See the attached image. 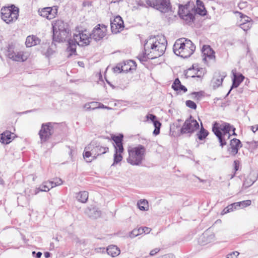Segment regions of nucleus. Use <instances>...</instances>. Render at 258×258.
Wrapping results in <instances>:
<instances>
[{"label": "nucleus", "instance_id": "obj_1", "mask_svg": "<svg viewBox=\"0 0 258 258\" xmlns=\"http://www.w3.org/2000/svg\"><path fill=\"white\" fill-rule=\"evenodd\" d=\"M167 41L163 36L151 37L144 44V49L150 52V57L156 58L162 56L166 48Z\"/></svg>", "mask_w": 258, "mask_h": 258}, {"label": "nucleus", "instance_id": "obj_2", "mask_svg": "<svg viewBox=\"0 0 258 258\" xmlns=\"http://www.w3.org/2000/svg\"><path fill=\"white\" fill-rule=\"evenodd\" d=\"M90 34L86 30L76 31L74 34V38L68 41L67 51L69 53L68 56L70 57L73 54L76 55V45L83 46L87 45L90 43L91 39Z\"/></svg>", "mask_w": 258, "mask_h": 258}, {"label": "nucleus", "instance_id": "obj_3", "mask_svg": "<svg viewBox=\"0 0 258 258\" xmlns=\"http://www.w3.org/2000/svg\"><path fill=\"white\" fill-rule=\"evenodd\" d=\"M196 46L190 40L185 38L177 39L173 47L174 53L183 58L189 57L195 51Z\"/></svg>", "mask_w": 258, "mask_h": 258}, {"label": "nucleus", "instance_id": "obj_4", "mask_svg": "<svg viewBox=\"0 0 258 258\" xmlns=\"http://www.w3.org/2000/svg\"><path fill=\"white\" fill-rule=\"evenodd\" d=\"M128 157L127 161L132 165H140L144 159L146 149L141 145L135 147H131L128 149Z\"/></svg>", "mask_w": 258, "mask_h": 258}, {"label": "nucleus", "instance_id": "obj_5", "mask_svg": "<svg viewBox=\"0 0 258 258\" xmlns=\"http://www.w3.org/2000/svg\"><path fill=\"white\" fill-rule=\"evenodd\" d=\"M108 151L107 147H104L97 145V143L92 142L85 148L83 157L86 159V161L90 162L92 159H88L92 157L93 159L96 158L97 156L106 153Z\"/></svg>", "mask_w": 258, "mask_h": 258}, {"label": "nucleus", "instance_id": "obj_6", "mask_svg": "<svg viewBox=\"0 0 258 258\" xmlns=\"http://www.w3.org/2000/svg\"><path fill=\"white\" fill-rule=\"evenodd\" d=\"M5 55L13 61L18 62H24L29 56V53L28 52L19 50L13 44H9L7 47Z\"/></svg>", "mask_w": 258, "mask_h": 258}, {"label": "nucleus", "instance_id": "obj_7", "mask_svg": "<svg viewBox=\"0 0 258 258\" xmlns=\"http://www.w3.org/2000/svg\"><path fill=\"white\" fill-rule=\"evenodd\" d=\"M111 138L114 142L113 146L115 149L113 158L114 162L112 164V165H114L120 162L122 159V153L124 151L122 145L123 136L122 134H119L118 136H113Z\"/></svg>", "mask_w": 258, "mask_h": 258}, {"label": "nucleus", "instance_id": "obj_8", "mask_svg": "<svg viewBox=\"0 0 258 258\" xmlns=\"http://www.w3.org/2000/svg\"><path fill=\"white\" fill-rule=\"evenodd\" d=\"M19 16V9L12 5L10 7H4L1 10V17L6 23H11L17 20Z\"/></svg>", "mask_w": 258, "mask_h": 258}, {"label": "nucleus", "instance_id": "obj_9", "mask_svg": "<svg viewBox=\"0 0 258 258\" xmlns=\"http://www.w3.org/2000/svg\"><path fill=\"white\" fill-rule=\"evenodd\" d=\"M178 14L180 18L186 23H189L193 22L195 19V11L194 8L190 7L189 5H180L179 7Z\"/></svg>", "mask_w": 258, "mask_h": 258}, {"label": "nucleus", "instance_id": "obj_10", "mask_svg": "<svg viewBox=\"0 0 258 258\" xmlns=\"http://www.w3.org/2000/svg\"><path fill=\"white\" fill-rule=\"evenodd\" d=\"M199 124L191 116L186 119L180 128L181 134L190 136L199 128Z\"/></svg>", "mask_w": 258, "mask_h": 258}, {"label": "nucleus", "instance_id": "obj_11", "mask_svg": "<svg viewBox=\"0 0 258 258\" xmlns=\"http://www.w3.org/2000/svg\"><path fill=\"white\" fill-rule=\"evenodd\" d=\"M147 6L153 7L162 13H166L170 9L169 0H147Z\"/></svg>", "mask_w": 258, "mask_h": 258}, {"label": "nucleus", "instance_id": "obj_12", "mask_svg": "<svg viewBox=\"0 0 258 258\" xmlns=\"http://www.w3.org/2000/svg\"><path fill=\"white\" fill-rule=\"evenodd\" d=\"M54 123L47 122L41 125V130L39 132V135L42 142L48 140L53 133V126Z\"/></svg>", "mask_w": 258, "mask_h": 258}, {"label": "nucleus", "instance_id": "obj_13", "mask_svg": "<svg viewBox=\"0 0 258 258\" xmlns=\"http://www.w3.org/2000/svg\"><path fill=\"white\" fill-rule=\"evenodd\" d=\"M106 32L107 29L105 25L98 24L93 29L90 36L91 38L94 39L95 41H99L106 35Z\"/></svg>", "mask_w": 258, "mask_h": 258}, {"label": "nucleus", "instance_id": "obj_14", "mask_svg": "<svg viewBox=\"0 0 258 258\" xmlns=\"http://www.w3.org/2000/svg\"><path fill=\"white\" fill-rule=\"evenodd\" d=\"M206 69L201 68L198 64H194L192 68H189L185 73L186 77L194 78L195 77L200 78L206 73Z\"/></svg>", "mask_w": 258, "mask_h": 258}, {"label": "nucleus", "instance_id": "obj_15", "mask_svg": "<svg viewBox=\"0 0 258 258\" xmlns=\"http://www.w3.org/2000/svg\"><path fill=\"white\" fill-rule=\"evenodd\" d=\"M215 240V234L211 230L208 229L199 237L198 242L201 245H205Z\"/></svg>", "mask_w": 258, "mask_h": 258}, {"label": "nucleus", "instance_id": "obj_16", "mask_svg": "<svg viewBox=\"0 0 258 258\" xmlns=\"http://www.w3.org/2000/svg\"><path fill=\"white\" fill-rule=\"evenodd\" d=\"M111 30L112 33L116 34L124 28V23L122 18L119 16H116L113 20L110 21Z\"/></svg>", "mask_w": 258, "mask_h": 258}, {"label": "nucleus", "instance_id": "obj_17", "mask_svg": "<svg viewBox=\"0 0 258 258\" xmlns=\"http://www.w3.org/2000/svg\"><path fill=\"white\" fill-rule=\"evenodd\" d=\"M39 15L48 20H51L55 17L57 13V7H46L38 11Z\"/></svg>", "mask_w": 258, "mask_h": 258}, {"label": "nucleus", "instance_id": "obj_18", "mask_svg": "<svg viewBox=\"0 0 258 258\" xmlns=\"http://www.w3.org/2000/svg\"><path fill=\"white\" fill-rule=\"evenodd\" d=\"M203 61L208 63L210 60H214L215 56L214 50L209 45H204L202 48Z\"/></svg>", "mask_w": 258, "mask_h": 258}, {"label": "nucleus", "instance_id": "obj_19", "mask_svg": "<svg viewBox=\"0 0 258 258\" xmlns=\"http://www.w3.org/2000/svg\"><path fill=\"white\" fill-rule=\"evenodd\" d=\"M215 128H217L219 132H221L222 133L224 132H230L232 129L233 132V134L236 135L235 133V128H233L232 126L228 123L222 122V123H215L213 126V132L214 133Z\"/></svg>", "mask_w": 258, "mask_h": 258}, {"label": "nucleus", "instance_id": "obj_20", "mask_svg": "<svg viewBox=\"0 0 258 258\" xmlns=\"http://www.w3.org/2000/svg\"><path fill=\"white\" fill-rule=\"evenodd\" d=\"M242 144L238 139L234 138L230 141V148L228 150L232 156H235L237 154L239 149L242 147Z\"/></svg>", "mask_w": 258, "mask_h": 258}, {"label": "nucleus", "instance_id": "obj_21", "mask_svg": "<svg viewBox=\"0 0 258 258\" xmlns=\"http://www.w3.org/2000/svg\"><path fill=\"white\" fill-rule=\"evenodd\" d=\"M214 134L218 138L220 146L222 147L226 144V140H228L231 136L230 132L222 133L221 132H219L216 128L214 129Z\"/></svg>", "mask_w": 258, "mask_h": 258}, {"label": "nucleus", "instance_id": "obj_22", "mask_svg": "<svg viewBox=\"0 0 258 258\" xmlns=\"http://www.w3.org/2000/svg\"><path fill=\"white\" fill-rule=\"evenodd\" d=\"M14 134L6 131L0 135V142L4 144H8L14 138Z\"/></svg>", "mask_w": 258, "mask_h": 258}, {"label": "nucleus", "instance_id": "obj_23", "mask_svg": "<svg viewBox=\"0 0 258 258\" xmlns=\"http://www.w3.org/2000/svg\"><path fill=\"white\" fill-rule=\"evenodd\" d=\"M225 76L226 75L224 73L222 75L219 73L215 74L211 82L212 85L214 89L219 87L222 85Z\"/></svg>", "mask_w": 258, "mask_h": 258}, {"label": "nucleus", "instance_id": "obj_24", "mask_svg": "<svg viewBox=\"0 0 258 258\" xmlns=\"http://www.w3.org/2000/svg\"><path fill=\"white\" fill-rule=\"evenodd\" d=\"M136 68V62L132 60L125 61L123 64L121 66V70L123 72H127L132 70H135Z\"/></svg>", "mask_w": 258, "mask_h": 258}, {"label": "nucleus", "instance_id": "obj_25", "mask_svg": "<svg viewBox=\"0 0 258 258\" xmlns=\"http://www.w3.org/2000/svg\"><path fill=\"white\" fill-rule=\"evenodd\" d=\"M85 213L90 217L96 219L100 216L101 212L96 207H89L85 210Z\"/></svg>", "mask_w": 258, "mask_h": 258}, {"label": "nucleus", "instance_id": "obj_26", "mask_svg": "<svg viewBox=\"0 0 258 258\" xmlns=\"http://www.w3.org/2000/svg\"><path fill=\"white\" fill-rule=\"evenodd\" d=\"M233 79L232 80V85L227 93V95L230 93L231 90L234 88H237L239 84L243 81L244 77L242 74L237 75L236 74L233 75Z\"/></svg>", "mask_w": 258, "mask_h": 258}, {"label": "nucleus", "instance_id": "obj_27", "mask_svg": "<svg viewBox=\"0 0 258 258\" xmlns=\"http://www.w3.org/2000/svg\"><path fill=\"white\" fill-rule=\"evenodd\" d=\"M40 39L35 35H30L26 38L25 44L27 47L36 45L40 43Z\"/></svg>", "mask_w": 258, "mask_h": 258}, {"label": "nucleus", "instance_id": "obj_28", "mask_svg": "<svg viewBox=\"0 0 258 258\" xmlns=\"http://www.w3.org/2000/svg\"><path fill=\"white\" fill-rule=\"evenodd\" d=\"M172 88L174 90L178 91L179 93L181 92L185 93L187 91V88L181 84L180 81L178 78L174 80L172 85Z\"/></svg>", "mask_w": 258, "mask_h": 258}, {"label": "nucleus", "instance_id": "obj_29", "mask_svg": "<svg viewBox=\"0 0 258 258\" xmlns=\"http://www.w3.org/2000/svg\"><path fill=\"white\" fill-rule=\"evenodd\" d=\"M106 251L108 255L115 257L119 254L120 249L115 245H111L108 246Z\"/></svg>", "mask_w": 258, "mask_h": 258}, {"label": "nucleus", "instance_id": "obj_30", "mask_svg": "<svg viewBox=\"0 0 258 258\" xmlns=\"http://www.w3.org/2000/svg\"><path fill=\"white\" fill-rule=\"evenodd\" d=\"M68 30L69 29L68 28L67 25L61 20L56 21L53 26V31H61Z\"/></svg>", "mask_w": 258, "mask_h": 258}, {"label": "nucleus", "instance_id": "obj_31", "mask_svg": "<svg viewBox=\"0 0 258 258\" xmlns=\"http://www.w3.org/2000/svg\"><path fill=\"white\" fill-rule=\"evenodd\" d=\"M77 200L82 203H86L88 199V192L86 191H80L77 194Z\"/></svg>", "mask_w": 258, "mask_h": 258}, {"label": "nucleus", "instance_id": "obj_32", "mask_svg": "<svg viewBox=\"0 0 258 258\" xmlns=\"http://www.w3.org/2000/svg\"><path fill=\"white\" fill-rule=\"evenodd\" d=\"M57 35H60V38H57L58 40L66 41V39L69 36L70 30L55 31V35L57 36Z\"/></svg>", "mask_w": 258, "mask_h": 258}, {"label": "nucleus", "instance_id": "obj_33", "mask_svg": "<svg viewBox=\"0 0 258 258\" xmlns=\"http://www.w3.org/2000/svg\"><path fill=\"white\" fill-rule=\"evenodd\" d=\"M150 52H147V51H146L145 50V52L142 54H140L137 56V58L138 59L142 62H146L149 59H152L151 57H150L149 56L150 55Z\"/></svg>", "mask_w": 258, "mask_h": 258}, {"label": "nucleus", "instance_id": "obj_34", "mask_svg": "<svg viewBox=\"0 0 258 258\" xmlns=\"http://www.w3.org/2000/svg\"><path fill=\"white\" fill-rule=\"evenodd\" d=\"M208 132L202 126L200 131L197 133L198 138L200 140H203L208 135Z\"/></svg>", "mask_w": 258, "mask_h": 258}, {"label": "nucleus", "instance_id": "obj_35", "mask_svg": "<svg viewBox=\"0 0 258 258\" xmlns=\"http://www.w3.org/2000/svg\"><path fill=\"white\" fill-rule=\"evenodd\" d=\"M137 205L141 210L147 211L148 209V202L146 200L140 201L138 202Z\"/></svg>", "mask_w": 258, "mask_h": 258}, {"label": "nucleus", "instance_id": "obj_36", "mask_svg": "<svg viewBox=\"0 0 258 258\" xmlns=\"http://www.w3.org/2000/svg\"><path fill=\"white\" fill-rule=\"evenodd\" d=\"M254 182V180H252L250 178L247 177L243 182V187L246 188L252 185Z\"/></svg>", "mask_w": 258, "mask_h": 258}, {"label": "nucleus", "instance_id": "obj_37", "mask_svg": "<svg viewBox=\"0 0 258 258\" xmlns=\"http://www.w3.org/2000/svg\"><path fill=\"white\" fill-rule=\"evenodd\" d=\"M195 11V13L196 12L197 14L201 16H205L207 14V11L205 7H197Z\"/></svg>", "mask_w": 258, "mask_h": 258}, {"label": "nucleus", "instance_id": "obj_38", "mask_svg": "<svg viewBox=\"0 0 258 258\" xmlns=\"http://www.w3.org/2000/svg\"><path fill=\"white\" fill-rule=\"evenodd\" d=\"M48 182H44L39 187V190L41 191H48L50 190V187L48 186Z\"/></svg>", "mask_w": 258, "mask_h": 258}, {"label": "nucleus", "instance_id": "obj_39", "mask_svg": "<svg viewBox=\"0 0 258 258\" xmlns=\"http://www.w3.org/2000/svg\"><path fill=\"white\" fill-rule=\"evenodd\" d=\"M239 204V208H244L251 205L250 200H245L242 202H238Z\"/></svg>", "mask_w": 258, "mask_h": 258}, {"label": "nucleus", "instance_id": "obj_40", "mask_svg": "<svg viewBox=\"0 0 258 258\" xmlns=\"http://www.w3.org/2000/svg\"><path fill=\"white\" fill-rule=\"evenodd\" d=\"M186 105L190 108L196 109L197 108L196 104L191 100H187L186 101Z\"/></svg>", "mask_w": 258, "mask_h": 258}, {"label": "nucleus", "instance_id": "obj_41", "mask_svg": "<svg viewBox=\"0 0 258 258\" xmlns=\"http://www.w3.org/2000/svg\"><path fill=\"white\" fill-rule=\"evenodd\" d=\"M139 230L137 229H135L133 231H131V232L130 234V237L131 238H134L135 237L138 235H139Z\"/></svg>", "mask_w": 258, "mask_h": 258}, {"label": "nucleus", "instance_id": "obj_42", "mask_svg": "<svg viewBox=\"0 0 258 258\" xmlns=\"http://www.w3.org/2000/svg\"><path fill=\"white\" fill-rule=\"evenodd\" d=\"M229 206H232V207H231V208H230L231 212H232L235 210H237V209L240 208H239V204L238 202L233 203L232 204L229 205Z\"/></svg>", "mask_w": 258, "mask_h": 258}, {"label": "nucleus", "instance_id": "obj_43", "mask_svg": "<svg viewBox=\"0 0 258 258\" xmlns=\"http://www.w3.org/2000/svg\"><path fill=\"white\" fill-rule=\"evenodd\" d=\"M239 252L237 251H233L227 255L226 258H237Z\"/></svg>", "mask_w": 258, "mask_h": 258}, {"label": "nucleus", "instance_id": "obj_44", "mask_svg": "<svg viewBox=\"0 0 258 258\" xmlns=\"http://www.w3.org/2000/svg\"><path fill=\"white\" fill-rule=\"evenodd\" d=\"M192 97L195 99L200 100L202 97V94L200 92H194L192 93Z\"/></svg>", "mask_w": 258, "mask_h": 258}, {"label": "nucleus", "instance_id": "obj_45", "mask_svg": "<svg viewBox=\"0 0 258 258\" xmlns=\"http://www.w3.org/2000/svg\"><path fill=\"white\" fill-rule=\"evenodd\" d=\"M57 36L55 35V31H53V40L54 41L60 42H63L64 40H58L57 38H59L60 35H57Z\"/></svg>", "mask_w": 258, "mask_h": 258}, {"label": "nucleus", "instance_id": "obj_46", "mask_svg": "<svg viewBox=\"0 0 258 258\" xmlns=\"http://www.w3.org/2000/svg\"><path fill=\"white\" fill-rule=\"evenodd\" d=\"M146 118L147 120H150L153 122L154 121L156 120V116L155 115L152 114H148L146 116Z\"/></svg>", "mask_w": 258, "mask_h": 258}, {"label": "nucleus", "instance_id": "obj_47", "mask_svg": "<svg viewBox=\"0 0 258 258\" xmlns=\"http://www.w3.org/2000/svg\"><path fill=\"white\" fill-rule=\"evenodd\" d=\"M91 105V108L92 110L98 108V102H90Z\"/></svg>", "mask_w": 258, "mask_h": 258}, {"label": "nucleus", "instance_id": "obj_48", "mask_svg": "<svg viewBox=\"0 0 258 258\" xmlns=\"http://www.w3.org/2000/svg\"><path fill=\"white\" fill-rule=\"evenodd\" d=\"M240 27L245 31H247L250 28L249 25L245 23L241 24Z\"/></svg>", "mask_w": 258, "mask_h": 258}, {"label": "nucleus", "instance_id": "obj_49", "mask_svg": "<svg viewBox=\"0 0 258 258\" xmlns=\"http://www.w3.org/2000/svg\"><path fill=\"white\" fill-rule=\"evenodd\" d=\"M247 6V2H243L238 4V7L240 9L242 10L246 8Z\"/></svg>", "mask_w": 258, "mask_h": 258}, {"label": "nucleus", "instance_id": "obj_50", "mask_svg": "<svg viewBox=\"0 0 258 258\" xmlns=\"http://www.w3.org/2000/svg\"><path fill=\"white\" fill-rule=\"evenodd\" d=\"M231 206H228L227 207H226L222 211V215H224V214H227L228 213H229V212H231L230 211V210H231Z\"/></svg>", "mask_w": 258, "mask_h": 258}, {"label": "nucleus", "instance_id": "obj_51", "mask_svg": "<svg viewBox=\"0 0 258 258\" xmlns=\"http://www.w3.org/2000/svg\"><path fill=\"white\" fill-rule=\"evenodd\" d=\"M155 128H160L161 123L158 120H156L153 122Z\"/></svg>", "mask_w": 258, "mask_h": 258}, {"label": "nucleus", "instance_id": "obj_52", "mask_svg": "<svg viewBox=\"0 0 258 258\" xmlns=\"http://www.w3.org/2000/svg\"><path fill=\"white\" fill-rule=\"evenodd\" d=\"M160 250V249L158 248H156L153 250H152L150 252V255H154L155 254L158 253Z\"/></svg>", "mask_w": 258, "mask_h": 258}, {"label": "nucleus", "instance_id": "obj_53", "mask_svg": "<svg viewBox=\"0 0 258 258\" xmlns=\"http://www.w3.org/2000/svg\"><path fill=\"white\" fill-rule=\"evenodd\" d=\"M54 180L57 186L60 185L62 184V180L60 178H56L54 179Z\"/></svg>", "mask_w": 258, "mask_h": 258}, {"label": "nucleus", "instance_id": "obj_54", "mask_svg": "<svg viewBox=\"0 0 258 258\" xmlns=\"http://www.w3.org/2000/svg\"><path fill=\"white\" fill-rule=\"evenodd\" d=\"M48 183L50 185V188H52L57 186L54 180L53 181H48Z\"/></svg>", "mask_w": 258, "mask_h": 258}, {"label": "nucleus", "instance_id": "obj_55", "mask_svg": "<svg viewBox=\"0 0 258 258\" xmlns=\"http://www.w3.org/2000/svg\"><path fill=\"white\" fill-rule=\"evenodd\" d=\"M197 7H205L203 2L200 0H197L196 2Z\"/></svg>", "mask_w": 258, "mask_h": 258}, {"label": "nucleus", "instance_id": "obj_56", "mask_svg": "<svg viewBox=\"0 0 258 258\" xmlns=\"http://www.w3.org/2000/svg\"><path fill=\"white\" fill-rule=\"evenodd\" d=\"M151 231V229L150 228L147 227H143V233L148 234Z\"/></svg>", "mask_w": 258, "mask_h": 258}, {"label": "nucleus", "instance_id": "obj_57", "mask_svg": "<svg viewBox=\"0 0 258 258\" xmlns=\"http://www.w3.org/2000/svg\"><path fill=\"white\" fill-rule=\"evenodd\" d=\"M113 70L115 73H120L122 72L121 70V67H120L119 66H116V67L114 68Z\"/></svg>", "mask_w": 258, "mask_h": 258}, {"label": "nucleus", "instance_id": "obj_58", "mask_svg": "<svg viewBox=\"0 0 258 258\" xmlns=\"http://www.w3.org/2000/svg\"><path fill=\"white\" fill-rule=\"evenodd\" d=\"M95 250L96 252H103L105 250V248L98 247V248H95Z\"/></svg>", "mask_w": 258, "mask_h": 258}, {"label": "nucleus", "instance_id": "obj_59", "mask_svg": "<svg viewBox=\"0 0 258 258\" xmlns=\"http://www.w3.org/2000/svg\"><path fill=\"white\" fill-rule=\"evenodd\" d=\"M98 108H104V109H110V108L109 107H107L106 106H105L103 104L100 103V102H98Z\"/></svg>", "mask_w": 258, "mask_h": 258}, {"label": "nucleus", "instance_id": "obj_60", "mask_svg": "<svg viewBox=\"0 0 258 258\" xmlns=\"http://www.w3.org/2000/svg\"><path fill=\"white\" fill-rule=\"evenodd\" d=\"M84 107L87 110H91V105H90V102L85 104L84 106Z\"/></svg>", "mask_w": 258, "mask_h": 258}, {"label": "nucleus", "instance_id": "obj_61", "mask_svg": "<svg viewBox=\"0 0 258 258\" xmlns=\"http://www.w3.org/2000/svg\"><path fill=\"white\" fill-rule=\"evenodd\" d=\"M161 258H174L172 254H167L162 256Z\"/></svg>", "mask_w": 258, "mask_h": 258}, {"label": "nucleus", "instance_id": "obj_62", "mask_svg": "<svg viewBox=\"0 0 258 258\" xmlns=\"http://www.w3.org/2000/svg\"><path fill=\"white\" fill-rule=\"evenodd\" d=\"M53 50L51 49V48H48V49H47V52H46V55H47V56H49V55H50L52 54H53Z\"/></svg>", "mask_w": 258, "mask_h": 258}, {"label": "nucleus", "instance_id": "obj_63", "mask_svg": "<svg viewBox=\"0 0 258 258\" xmlns=\"http://www.w3.org/2000/svg\"><path fill=\"white\" fill-rule=\"evenodd\" d=\"M234 169L235 171H237L238 170L239 163L237 161H234Z\"/></svg>", "mask_w": 258, "mask_h": 258}, {"label": "nucleus", "instance_id": "obj_64", "mask_svg": "<svg viewBox=\"0 0 258 258\" xmlns=\"http://www.w3.org/2000/svg\"><path fill=\"white\" fill-rule=\"evenodd\" d=\"M160 128H155L153 131V134L155 135V136L158 135L160 133Z\"/></svg>", "mask_w": 258, "mask_h": 258}]
</instances>
